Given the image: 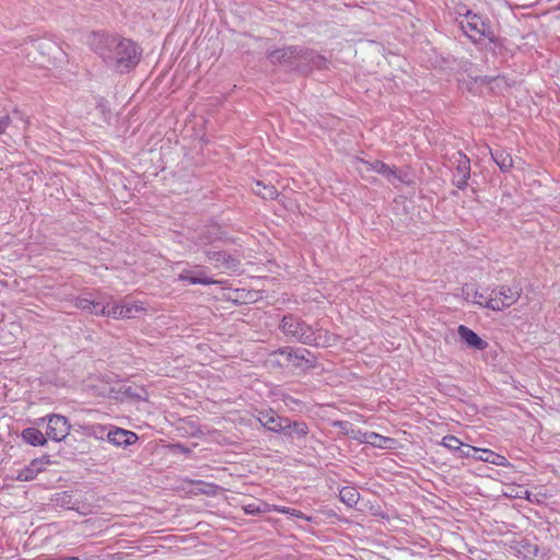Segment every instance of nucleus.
I'll return each mask as SVG.
<instances>
[{"label": "nucleus", "mask_w": 560, "mask_h": 560, "mask_svg": "<svg viewBox=\"0 0 560 560\" xmlns=\"http://www.w3.org/2000/svg\"><path fill=\"white\" fill-rule=\"evenodd\" d=\"M108 47L109 54L101 52V55L106 61H110L117 70H128L139 62L140 51L135 42L112 38Z\"/></svg>", "instance_id": "obj_1"}, {"label": "nucleus", "mask_w": 560, "mask_h": 560, "mask_svg": "<svg viewBox=\"0 0 560 560\" xmlns=\"http://www.w3.org/2000/svg\"><path fill=\"white\" fill-rule=\"evenodd\" d=\"M51 502L55 506L75 511L81 515L91 514L97 508L95 497L90 492H56Z\"/></svg>", "instance_id": "obj_2"}, {"label": "nucleus", "mask_w": 560, "mask_h": 560, "mask_svg": "<svg viewBox=\"0 0 560 560\" xmlns=\"http://www.w3.org/2000/svg\"><path fill=\"white\" fill-rule=\"evenodd\" d=\"M523 290L518 284H500L494 287L488 295L486 308L492 312H503L515 305L521 296Z\"/></svg>", "instance_id": "obj_3"}, {"label": "nucleus", "mask_w": 560, "mask_h": 560, "mask_svg": "<svg viewBox=\"0 0 560 560\" xmlns=\"http://www.w3.org/2000/svg\"><path fill=\"white\" fill-rule=\"evenodd\" d=\"M271 355H281L284 358L287 365L298 369L312 368L315 364V357L306 349L293 350L290 347H284L273 351Z\"/></svg>", "instance_id": "obj_4"}, {"label": "nucleus", "mask_w": 560, "mask_h": 560, "mask_svg": "<svg viewBox=\"0 0 560 560\" xmlns=\"http://www.w3.org/2000/svg\"><path fill=\"white\" fill-rule=\"evenodd\" d=\"M279 328L285 336L303 343V338L310 334L312 327L300 317L289 314L283 316Z\"/></svg>", "instance_id": "obj_5"}, {"label": "nucleus", "mask_w": 560, "mask_h": 560, "mask_svg": "<svg viewBox=\"0 0 560 560\" xmlns=\"http://www.w3.org/2000/svg\"><path fill=\"white\" fill-rule=\"evenodd\" d=\"M46 419V435L48 439L60 442L69 435L71 425L66 417L60 415H49Z\"/></svg>", "instance_id": "obj_6"}, {"label": "nucleus", "mask_w": 560, "mask_h": 560, "mask_svg": "<svg viewBox=\"0 0 560 560\" xmlns=\"http://www.w3.org/2000/svg\"><path fill=\"white\" fill-rule=\"evenodd\" d=\"M340 336L332 334L326 329H313L303 338V343L314 347H331L339 342Z\"/></svg>", "instance_id": "obj_7"}, {"label": "nucleus", "mask_w": 560, "mask_h": 560, "mask_svg": "<svg viewBox=\"0 0 560 560\" xmlns=\"http://www.w3.org/2000/svg\"><path fill=\"white\" fill-rule=\"evenodd\" d=\"M464 33L475 43L479 42L487 31V25L477 14H467L462 23Z\"/></svg>", "instance_id": "obj_8"}, {"label": "nucleus", "mask_w": 560, "mask_h": 560, "mask_svg": "<svg viewBox=\"0 0 560 560\" xmlns=\"http://www.w3.org/2000/svg\"><path fill=\"white\" fill-rule=\"evenodd\" d=\"M258 421L272 432H284L291 427V421L287 418L278 416L273 410L261 411Z\"/></svg>", "instance_id": "obj_9"}, {"label": "nucleus", "mask_w": 560, "mask_h": 560, "mask_svg": "<svg viewBox=\"0 0 560 560\" xmlns=\"http://www.w3.org/2000/svg\"><path fill=\"white\" fill-rule=\"evenodd\" d=\"M340 500L348 506L354 508L360 512L371 511L372 513H376L378 510L371 504L370 500H365L361 498L360 492H338Z\"/></svg>", "instance_id": "obj_10"}, {"label": "nucleus", "mask_w": 560, "mask_h": 560, "mask_svg": "<svg viewBox=\"0 0 560 560\" xmlns=\"http://www.w3.org/2000/svg\"><path fill=\"white\" fill-rule=\"evenodd\" d=\"M460 340L470 349L483 351L488 348V342L479 337L472 329L465 325L457 328Z\"/></svg>", "instance_id": "obj_11"}, {"label": "nucleus", "mask_w": 560, "mask_h": 560, "mask_svg": "<svg viewBox=\"0 0 560 560\" xmlns=\"http://www.w3.org/2000/svg\"><path fill=\"white\" fill-rule=\"evenodd\" d=\"M48 456H44L42 458H36L30 463L24 469L20 470L16 476L12 477L16 480L30 481L36 478V476L45 470L46 466L49 464Z\"/></svg>", "instance_id": "obj_12"}, {"label": "nucleus", "mask_w": 560, "mask_h": 560, "mask_svg": "<svg viewBox=\"0 0 560 560\" xmlns=\"http://www.w3.org/2000/svg\"><path fill=\"white\" fill-rule=\"evenodd\" d=\"M107 439L115 446H129L138 441V435L132 431L115 427L107 432Z\"/></svg>", "instance_id": "obj_13"}, {"label": "nucleus", "mask_w": 560, "mask_h": 560, "mask_svg": "<svg viewBox=\"0 0 560 560\" xmlns=\"http://www.w3.org/2000/svg\"><path fill=\"white\" fill-rule=\"evenodd\" d=\"M199 244L202 246L226 242V236L217 224L208 225L200 235Z\"/></svg>", "instance_id": "obj_14"}, {"label": "nucleus", "mask_w": 560, "mask_h": 560, "mask_svg": "<svg viewBox=\"0 0 560 560\" xmlns=\"http://www.w3.org/2000/svg\"><path fill=\"white\" fill-rule=\"evenodd\" d=\"M475 459L489 463L495 466L510 467L511 464L504 455L498 454L489 448H477V456Z\"/></svg>", "instance_id": "obj_15"}, {"label": "nucleus", "mask_w": 560, "mask_h": 560, "mask_svg": "<svg viewBox=\"0 0 560 560\" xmlns=\"http://www.w3.org/2000/svg\"><path fill=\"white\" fill-rule=\"evenodd\" d=\"M363 443L382 450H394L397 445V441L395 439L383 436L375 432H365Z\"/></svg>", "instance_id": "obj_16"}, {"label": "nucleus", "mask_w": 560, "mask_h": 560, "mask_svg": "<svg viewBox=\"0 0 560 560\" xmlns=\"http://www.w3.org/2000/svg\"><path fill=\"white\" fill-rule=\"evenodd\" d=\"M226 299L233 303L248 304L257 302L260 299V293L258 291L236 289Z\"/></svg>", "instance_id": "obj_17"}, {"label": "nucleus", "mask_w": 560, "mask_h": 560, "mask_svg": "<svg viewBox=\"0 0 560 560\" xmlns=\"http://www.w3.org/2000/svg\"><path fill=\"white\" fill-rule=\"evenodd\" d=\"M21 436L24 442L33 446H44L47 443V435L36 428H26Z\"/></svg>", "instance_id": "obj_18"}, {"label": "nucleus", "mask_w": 560, "mask_h": 560, "mask_svg": "<svg viewBox=\"0 0 560 560\" xmlns=\"http://www.w3.org/2000/svg\"><path fill=\"white\" fill-rule=\"evenodd\" d=\"M253 192L265 200H276L279 196L276 186H273L272 184H265L264 182L260 180H257L255 183Z\"/></svg>", "instance_id": "obj_19"}, {"label": "nucleus", "mask_w": 560, "mask_h": 560, "mask_svg": "<svg viewBox=\"0 0 560 560\" xmlns=\"http://www.w3.org/2000/svg\"><path fill=\"white\" fill-rule=\"evenodd\" d=\"M332 425L339 428L343 435H347L355 440L357 442L363 444L365 432H362L360 429H355L350 422L338 420L334 421Z\"/></svg>", "instance_id": "obj_20"}, {"label": "nucleus", "mask_w": 560, "mask_h": 560, "mask_svg": "<svg viewBox=\"0 0 560 560\" xmlns=\"http://www.w3.org/2000/svg\"><path fill=\"white\" fill-rule=\"evenodd\" d=\"M360 162L365 165L366 171L376 172L378 174L384 175L386 178H392L396 176V170L382 161L368 162L364 160H360Z\"/></svg>", "instance_id": "obj_21"}, {"label": "nucleus", "mask_w": 560, "mask_h": 560, "mask_svg": "<svg viewBox=\"0 0 560 560\" xmlns=\"http://www.w3.org/2000/svg\"><path fill=\"white\" fill-rule=\"evenodd\" d=\"M491 155L502 172H509L513 167V159L509 152L498 150L492 152Z\"/></svg>", "instance_id": "obj_22"}, {"label": "nucleus", "mask_w": 560, "mask_h": 560, "mask_svg": "<svg viewBox=\"0 0 560 560\" xmlns=\"http://www.w3.org/2000/svg\"><path fill=\"white\" fill-rule=\"evenodd\" d=\"M139 313H147L142 302L122 303V319L135 318Z\"/></svg>", "instance_id": "obj_23"}, {"label": "nucleus", "mask_w": 560, "mask_h": 560, "mask_svg": "<svg viewBox=\"0 0 560 560\" xmlns=\"http://www.w3.org/2000/svg\"><path fill=\"white\" fill-rule=\"evenodd\" d=\"M96 315L112 317L114 319H122V303L115 304L110 307L103 306L100 311L95 312Z\"/></svg>", "instance_id": "obj_24"}, {"label": "nucleus", "mask_w": 560, "mask_h": 560, "mask_svg": "<svg viewBox=\"0 0 560 560\" xmlns=\"http://www.w3.org/2000/svg\"><path fill=\"white\" fill-rule=\"evenodd\" d=\"M288 430H290L288 434H295L298 438H305L308 434V427L305 422H291V427Z\"/></svg>", "instance_id": "obj_25"}, {"label": "nucleus", "mask_w": 560, "mask_h": 560, "mask_svg": "<svg viewBox=\"0 0 560 560\" xmlns=\"http://www.w3.org/2000/svg\"><path fill=\"white\" fill-rule=\"evenodd\" d=\"M74 305H75V307H78L82 311H89L91 313H95L98 311L96 308L98 307L100 304L92 300L85 299V298H79L75 300Z\"/></svg>", "instance_id": "obj_26"}, {"label": "nucleus", "mask_w": 560, "mask_h": 560, "mask_svg": "<svg viewBox=\"0 0 560 560\" xmlns=\"http://www.w3.org/2000/svg\"><path fill=\"white\" fill-rule=\"evenodd\" d=\"M524 495H521L520 492H515V494H513L512 492L511 493H508V492H504V495L508 497V498H525L527 499L528 501H537L539 502L540 501V498H547V493L546 492H522Z\"/></svg>", "instance_id": "obj_27"}, {"label": "nucleus", "mask_w": 560, "mask_h": 560, "mask_svg": "<svg viewBox=\"0 0 560 560\" xmlns=\"http://www.w3.org/2000/svg\"><path fill=\"white\" fill-rule=\"evenodd\" d=\"M441 444L453 451H458L464 446V443L455 435H446L442 439Z\"/></svg>", "instance_id": "obj_28"}, {"label": "nucleus", "mask_w": 560, "mask_h": 560, "mask_svg": "<svg viewBox=\"0 0 560 560\" xmlns=\"http://www.w3.org/2000/svg\"><path fill=\"white\" fill-rule=\"evenodd\" d=\"M182 281H187L190 284H212V283H220V281H215L206 277H189L184 273H180L178 277Z\"/></svg>", "instance_id": "obj_29"}, {"label": "nucleus", "mask_w": 560, "mask_h": 560, "mask_svg": "<svg viewBox=\"0 0 560 560\" xmlns=\"http://www.w3.org/2000/svg\"><path fill=\"white\" fill-rule=\"evenodd\" d=\"M477 288L476 283H464L460 288L463 299L467 302H471V299L476 295Z\"/></svg>", "instance_id": "obj_30"}, {"label": "nucleus", "mask_w": 560, "mask_h": 560, "mask_svg": "<svg viewBox=\"0 0 560 560\" xmlns=\"http://www.w3.org/2000/svg\"><path fill=\"white\" fill-rule=\"evenodd\" d=\"M477 288L476 283H464L460 288L463 299L467 302H471V299L476 295Z\"/></svg>", "instance_id": "obj_31"}, {"label": "nucleus", "mask_w": 560, "mask_h": 560, "mask_svg": "<svg viewBox=\"0 0 560 560\" xmlns=\"http://www.w3.org/2000/svg\"><path fill=\"white\" fill-rule=\"evenodd\" d=\"M86 434L95 438H103L106 428L102 424H93L85 428Z\"/></svg>", "instance_id": "obj_32"}, {"label": "nucleus", "mask_w": 560, "mask_h": 560, "mask_svg": "<svg viewBox=\"0 0 560 560\" xmlns=\"http://www.w3.org/2000/svg\"><path fill=\"white\" fill-rule=\"evenodd\" d=\"M244 511L247 513V514H257V513H262L265 511H267V504L266 503H258V504H247L244 506Z\"/></svg>", "instance_id": "obj_33"}, {"label": "nucleus", "mask_w": 560, "mask_h": 560, "mask_svg": "<svg viewBox=\"0 0 560 560\" xmlns=\"http://www.w3.org/2000/svg\"><path fill=\"white\" fill-rule=\"evenodd\" d=\"M488 302V295H485L479 289H476V295L471 299L472 304L478 305L479 307L486 308V303Z\"/></svg>", "instance_id": "obj_34"}, {"label": "nucleus", "mask_w": 560, "mask_h": 560, "mask_svg": "<svg viewBox=\"0 0 560 560\" xmlns=\"http://www.w3.org/2000/svg\"><path fill=\"white\" fill-rule=\"evenodd\" d=\"M477 448L478 447L464 444V446L460 450H458L459 453H460L459 457H462V458H468V457L475 458V456H477Z\"/></svg>", "instance_id": "obj_35"}, {"label": "nucleus", "mask_w": 560, "mask_h": 560, "mask_svg": "<svg viewBox=\"0 0 560 560\" xmlns=\"http://www.w3.org/2000/svg\"><path fill=\"white\" fill-rule=\"evenodd\" d=\"M10 124V117L9 116H3L0 118V135L4 133L7 127L9 126Z\"/></svg>", "instance_id": "obj_36"}, {"label": "nucleus", "mask_w": 560, "mask_h": 560, "mask_svg": "<svg viewBox=\"0 0 560 560\" xmlns=\"http://www.w3.org/2000/svg\"><path fill=\"white\" fill-rule=\"evenodd\" d=\"M206 254L210 260H219V258H215L217 255H220L219 253L206 252Z\"/></svg>", "instance_id": "obj_37"}, {"label": "nucleus", "mask_w": 560, "mask_h": 560, "mask_svg": "<svg viewBox=\"0 0 560 560\" xmlns=\"http://www.w3.org/2000/svg\"><path fill=\"white\" fill-rule=\"evenodd\" d=\"M59 560H81L77 557H67V558H60Z\"/></svg>", "instance_id": "obj_38"}]
</instances>
